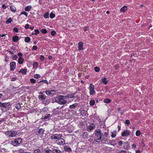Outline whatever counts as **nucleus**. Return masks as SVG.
Wrapping results in <instances>:
<instances>
[{"instance_id":"f257e3e1","label":"nucleus","mask_w":153,"mask_h":153,"mask_svg":"<svg viewBox=\"0 0 153 153\" xmlns=\"http://www.w3.org/2000/svg\"><path fill=\"white\" fill-rule=\"evenodd\" d=\"M55 102L60 105H64L67 103V101L64 96L60 95L55 98Z\"/></svg>"},{"instance_id":"f03ea898","label":"nucleus","mask_w":153,"mask_h":153,"mask_svg":"<svg viewBox=\"0 0 153 153\" xmlns=\"http://www.w3.org/2000/svg\"><path fill=\"white\" fill-rule=\"evenodd\" d=\"M102 133L100 130L98 129L95 131V134L96 137L94 138V141L97 142H101V137Z\"/></svg>"},{"instance_id":"7ed1b4c3","label":"nucleus","mask_w":153,"mask_h":153,"mask_svg":"<svg viewBox=\"0 0 153 153\" xmlns=\"http://www.w3.org/2000/svg\"><path fill=\"white\" fill-rule=\"evenodd\" d=\"M17 132L14 131H10L5 132V134L9 137H13L15 136L17 134Z\"/></svg>"},{"instance_id":"20e7f679","label":"nucleus","mask_w":153,"mask_h":153,"mask_svg":"<svg viewBox=\"0 0 153 153\" xmlns=\"http://www.w3.org/2000/svg\"><path fill=\"white\" fill-rule=\"evenodd\" d=\"M22 140L21 138H17L11 142V144L14 146H17L22 142Z\"/></svg>"},{"instance_id":"39448f33","label":"nucleus","mask_w":153,"mask_h":153,"mask_svg":"<svg viewBox=\"0 0 153 153\" xmlns=\"http://www.w3.org/2000/svg\"><path fill=\"white\" fill-rule=\"evenodd\" d=\"M89 89L90 90L89 93L90 95L93 94L95 93V91L94 90V86L92 84H90Z\"/></svg>"},{"instance_id":"423d86ee","label":"nucleus","mask_w":153,"mask_h":153,"mask_svg":"<svg viewBox=\"0 0 153 153\" xmlns=\"http://www.w3.org/2000/svg\"><path fill=\"white\" fill-rule=\"evenodd\" d=\"M57 143L59 145H64L65 144V140L62 138H59L56 140Z\"/></svg>"},{"instance_id":"0eeeda50","label":"nucleus","mask_w":153,"mask_h":153,"mask_svg":"<svg viewBox=\"0 0 153 153\" xmlns=\"http://www.w3.org/2000/svg\"><path fill=\"white\" fill-rule=\"evenodd\" d=\"M62 136L61 134H55L54 135L51 137V139L56 140L57 139H59L61 138Z\"/></svg>"},{"instance_id":"6e6552de","label":"nucleus","mask_w":153,"mask_h":153,"mask_svg":"<svg viewBox=\"0 0 153 153\" xmlns=\"http://www.w3.org/2000/svg\"><path fill=\"white\" fill-rule=\"evenodd\" d=\"M130 131L128 130H125L122 133L121 135L123 137L128 136L130 134Z\"/></svg>"},{"instance_id":"1a4fd4ad","label":"nucleus","mask_w":153,"mask_h":153,"mask_svg":"<svg viewBox=\"0 0 153 153\" xmlns=\"http://www.w3.org/2000/svg\"><path fill=\"white\" fill-rule=\"evenodd\" d=\"M10 65L11 70L13 71L16 68V63L15 62H10Z\"/></svg>"},{"instance_id":"9d476101","label":"nucleus","mask_w":153,"mask_h":153,"mask_svg":"<svg viewBox=\"0 0 153 153\" xmlns=\"http://www.w3.org/2000/svg\"><path fill=\"white\" fill-rule=\"evenodd\" d=\"M95 128V126L93 124H91L90 126H88V131H91V130H94Z\"/></svg>"},{"instance_id":"9b49d317","label":"nucleus","mask_w":153,"mask_h":153,"mask_svg":"<svg viewBox=\"0 0 153 153\" xmlns=\"http://www.w3.org/2000/svg\"><path fill=\"white\" fill-rule=\"evenodd\" d=\"M52 151L53 153H62L61 151L56 148H52Z\"/></svg>"},{"instance_id":"f8f14e48","label":"nucleus","mask_w":153,"mask_h":153,"mask_svg":"<svg viewBox=\"0 0 153 153\" xmlns=\"http://www.w3.org/2000/svg\"><path fill=\"white\" fill-rule=\"evenodd\" d=\"M52 150L49 149H45L42 150L41 153H51Z\"/></svg>"},{"instance_id":"ddd939ff","label":"nucleus","mask_w":153,"mask_h":153,"mask_svg":"<svg viewBox=\"0 0 153 153\" xmlns=\"http://www.w3.org/2000/svg\"><path fill=\"white\" fill-rule=\"evenodd\" d=\"M78 45V49L79 50H82L83 49V43L82 42H79Z\"/></svg>"},{"instance_id":"4468645a","label":"nucleus","mask_w":153,"mask_h":153,"mask_svg":"<svg viewBox=\"0 0 153 153\" xmlns=\"http://www.w3.org/2000/svg\"><path fill=\"white\" fill-rule=\"evenodd\" d=\"M107 137H106V136H104L102 133V134L101 135V141H106L108 140L107 138H106Z\"/></svg>"},{"instance_id":"2eb2a0df","label":"nucleus","mask_w":153,"mask_h":153,"mask_svg":"<svg viewBox=\"0 0 153 153\" xmlns=\"http://www.w3.org/2000/svg\"><path fill=\"white\" fill-rule=\"evenodd\" d=\"M45 130L42 128H41L39 129L38 131H37L36 132V134H43Z\"/></svg>"},{"instance_id":"dca6fc26","label":"nucleus","mask_w":153,"mask_h":153,"mask_svg":"<svg viewBox=\"0 0 153 153\" xmlns=\"http://www.w3.org/2000/svg\"><path fill=\"white\" fill-rule=\"evenodd\" d=\"M46 97L45 95L43 94L39 95L38 98L40 100L43 101L45 99Z\"/></svg>"},{"instance_id":"f3484780","label":"nucleus","mask_w":153,"mask_h":153,"mask_svg":"<svg viewBox=\"0 0 153 153\" xmlns=\"http://www.w3.org/2000/svg\"><path fill=\"white\" fill-rule=\"evenodd\" d=\"M64 149L66 152H71V148L67 146H65L64 148Z\"/></svg>"},{"instance_id":"a211bd4d","label":"nucleus","mask_w":153,"mask_h":153,"mask_svg":"<svg viewBox=\"0 0 153 153\" xmlns=\"http://www.w3.org/2000/svg\"><path fill=\"white\" fill-rule=\"evenodd\" d=\"M24 61V59L22 57H19L18 60V62L19 64H21L23 63Z\"/></svg>"},{"instance_id":"6ab92c4d","label":"nucleus","mask_w":153,"mask_h":153,"mask_svg":"<svg viewBox=\"0 0 153 153\" xmlns=\"http://www.w3.org/2000/svg\"><path fill=\"white\" fill-rule=\"evenodd\" d=\"M78 105V103H75L69 106V108L70 109L74 108L76 106Z\"/></svg>"},{"instance_id":"aec40b11","label":"nucleus","mask_w":153,"mask_h":153,"mask_svg":"<svg viewBox=\"0 0 153 153\" xmlns=\"http://www.w3.org/2000/svg\"><path fill=\"white\" fill-rule=\"evenodd\" d=\"M13 40L14 42H16L19 40V37L18 36H14L13 37Z\"/></svg>"},{"instance_id":"412c9836","label":"nucleus","mask_w":153,"mask_h":153,"mask_svg":"<svg viewBox=\"0 0 153 153\" xmlns=\"http://www.w3.org/2000/svg\"><path fill=\"white\" fill-rule=\"evenodd\" d=\"M127 10V7L126 6H124L121 8L120 11L121 12H126Z\"/></svg>"},{"instance_id":"4be33fe9","label":"nucleus","mask_w":153,"mask_h":153,"mask_svg":"<svg viewBox=\"0 0 153 153\" xmlns=\"http://www.w3.org/2000/svg\"><path fill=\"white\" fill-rule=\"evenodd\" d=\"M27 70L26 69H22L20 70L19 72L22 73L23 74H25L26 73Z\"/></svg>"},{"instance_id":"5701e85b","label":"nucleus","mask_w":153,"mask_h":153,"mask_svg":"<svg viewBox=\"0 0 153 153\" xmlns=\"http://www.w3.org/2000/svg\"><path fill=\"white\" fill-rule=\"evenodd\" d=\"M102 82L105 85L106 84L108 83V81L107 80L106 78H104L102 79Z\"/></svg>"},{"instance_id":"b1692460","label":"nucleus","mask_w":153,"mask_h":153,"mask_svg":"<svg viewBox=\"0 0 153 153\" xmlns=\"http://www.w3.org/2000/svg\"><path fill=\"white\" fill-rule=\"evenodd\" d=\"M10 8L11 10L13 12H15L16 10V8L13 6H10Z\"/></svg>"},{"instance_id":"393cba45","label":"nucleus","mask_w":153,"mask_h":153,"mask_svg":"<svg viewBox=\"0 0 153 153\" xmlns=\"http://www.w3.org/2000/svg\"><path fill=\"white\" fill-rule=\"evenodd\" d=\"M31 8V6L30 5H28L26 7H25V10L26 11H29L30 10Z\"/></svg>"},{"instance_id":"a878e982","label":"nucleus","mask_w":153,"mask_h":153,"mask_svg":"<svg viewBox=\"0 0 153 153\" xmlns=\"http://www.w3.org/2000/svg\"><path fill=\"white\" fill-rule=\"evenodd\" d=\"M125 144L126 145V146L124 147V149H128L129 148V147L128 146V145H129V142L128 141H127L125 143Z\"/></svg>"},{"instance_id":"bb28decb","label":"nucleus","mask_w":153,"mask_h":153,"mask_svg":"<svg viewBox=\"0 0 153 153\" xmlns=\"http://www.w3.org/2000/svg\"><path fill=\"white\" fill-rule=\"evenodd\" d=\"M30 39L29 37H26L25 39V41L26 42H28L30 41Z\"/></svg>"},{"instance_id":"cd10ccee","label":"nucleus","mask_w":153,"mask_h":153,"mask_svg":"<svg viewBox=\"0 0 153 153\" xmlns=\"http://www.w3.org/2000/svg\"><path fill=\"white\" fill-rule=\"evenodd\" d=\"M12 21V19L11 18H9L6 22V23L7 24H8L10 23Z\"/></svg>"},{"instance_id":"c85d7f7f","label":"nucleus","mask_w":153,"mask_h":153,"mask_svg":"<svg viewBox=\"0 0 153 153\" xmlns=\"http://www.w3.org/2000/svg\"><path fill=\"white\" fill-rule=\"evenodd\" d=\"M51 92L53 91L50 90L47 91H45V93L48 95H51Z\"/></svg>"},{"instance_id":"c756f323","label":"nucleus","mask_w":153,"mask_h":153,"mask_svg":"<svg viewBox=\"0 0 153 153\" xmlns=\"http://www.w3.org/2000/svg\"><path fill=\"white\" fill-rule=\"evenodd\" d=\"M95 102L94 100H91L90 101V104L91 105H93L95 103Z\"/></svg>"},{"instance_id":"7c9ffc66","label":"nucleus","mask_w":153,"mask_h":153,"mask_svg":"<svg viewBox=\"0 0 153 153\" xmlns=\"http://www.w3.org/2000/svg\"><path fill=\"white\" fill-rule=\"evenodd\" d=\"M51 116V114H48L47 115L45 116L43 118V120H46L48 119V117Z\"/></svg>"},{"instance_id":"2f4dec72","label":"nucleus","mask_w":153,"mask_h":153,"mask_svg":"<svg viewBox=\"0 0 153 153\" xmlns=\"http://www.w3.org/2000/svg\"><path fill=\"white\" fill-rule=\"evenodd\" d=\"M41 151L39 149H36L34 151V153H41Z\"/></svg>"},{"instance_id":"473e14b6","label":"nucleus","mask_w":153,"mask_h":153,"mask_svg":"<svg viewBox=\"0 0 153 153\" xmlns=\"http://www.w3.org/2000/svg\"><path fill=\"white\" fill-rule=\"evenodd\" d=\"M104 134H103L104 136H106V137H107L108 135V131L107 130L105 129V131Z\"/></svg>"},{"instance_id":"72a5a7b5","label":"nucleus","mask_w":153,"mask_h":153,"mask_svg":"<svg viewBox=\"0 0 153 153\" xmlns=\"http://www.w3.org/2000/svg\"><path fill=\"white\" fill-rule=\"evenodd\" d=\"M41 32L43 34H45L47 33V30L45 29H43L41 30Z\"/></svg>"},{"instance_id":"f704fd0d","label":"nucleus","mask_w":153,"mask_h":153,"mask_svg":"<svg viewBox=\"0 0 153 153\" xmlns=\"http://www.w3.org/2000/svg\"><path fill=\"white\" fill-rule=\"evenodd\" d=\"M110 101V100L108 99H105L104 101V102L106 103H109Z\"/></svg>"},{"instance_id":"c9c22d12","label":"nucleus","mask_w":153,"mask_h":153,"mask_svg":"<svg viewBox=\"0 0 153 153\" xmlns=\"http://www.w3.org/2000/svg\"><path fill=\"white\" fill-rule=\"evenodd\" d=\"M141 134L140 131L139 130H137L136 131V135L137 136H139Z\"/></svg>"},{"instance_id":"e433bc0d","label":"nucleus","mask_w":153,"mask_h":153,"mask_svg":"<svg viewBox=\"0 0 153 153\" xmlns=\"http://www.w3.org/2000/svg\"><path fill=\"white\" fill-rule=\"evenodd\" d=\"M34 77L36 79H39L40 77V75L39 74H35L34 75Z\"/></svg>"},{"instance_id":"4c0bfd02","label":"nucleus","mask_w":153,"mask_h":153,"mask_svg":"<svg viewBox=\"0 0 153 153\" xmlns=\"http://www.w3.org/2000/svg\"><path fill=\"white\" fill-rule=\"evenodd\" d=\"M55 14L52 13H51L50 15V18H53L55 17Z\"/></svg>"},{"instance_id":"58836bf2","label":"nucleus","mask_w":153,"mask_h":153,"mask_svg":"<svg viewBox=\"0 0 153 153\" xmlns=\"http://www.w3.org/2000/svg\"><path fill=\"white\" fill-rule=\"evenodd\" d=\"M44 82L45 83H46L48 84H49L48 82L46 80H43L42 81H39V82Z\"/></svg>"},{"instance_id":"ea45409f","label":"nucleus","mask_w":153,"mask_h":153,"mask_svg":"<svg viewBox=\"0 0 153 153\" xmlns=\"http://www.w3.org/2000/svg\"><path fill=\"white\" fill-rule=\"evenodd\" d=\"M100 69L99 67H96L94 68V70L96 72H99L100 71Z\"/></svg>"},{"instance_id":"a19ab883","label":"nucleus","mask_w":153,"mask_h":153,"mask_svg":"<svg viewBox=\"0 0 153 153\" xmlns=\"http://www.w3.org/2000/svg\"><path fill=\"white\" fill-rule=\"evenodd\" d=\"M10 104L8 102L4 103V108H7L8 107Z\"/></svg>"},{"instance_id":"79ce46f5","label":"nucleus","mask_w":153,"mask_h":153,"mask_svg":"<svg viewBox=\"0 0 153 153\" xmlns=\"http://www.w3.org/2000/svg\"><path fill=\"white\" fill-rule=\"evenodd\" d=\"M49 14L48 13H46L44 15V17L45 18L47 19L48 17Z\"/></svg>"},{"instance_id":"37998d69","label":"nucleus","mask_w":153,"mask_h":153,"mask_svg":"<svg viewBox=\"0 0 153 153\" xmlns=\"http://www.w3.org/2000/svg\"><path fill=\"white\" fill-rule=\"evenodd\" d=\"M51 35L54 36L56 34V33L55 31L53 30L51 32Z\"/></svg>"},{"instance_id":"c03bdc74","label":"nucleus","mask_w":153,"mask_h":153,"mask_svg":"<svg viewBox=\"0 0 153 153\" xmlns=\"http://www.w3.org/2000/svg\"><path fill=\"white\" fill-rule=\"evenodd\" d=\"M116 131H115L114 132V133H112L111 135V136L112 137H114L116 136Z\"/></svg>"},{"instance_id":"a18cd8bd","label":"nucleus","mask_w":153,"mask_h":153,"mask_svg":"<svg viewBox=\"0 0 153 153\" xmlns=\"http://www.w3.org/2000/svg\"><path fill=\"white\" fill-rule=\"evenodd\" d=\"M21 14H24L25 15L26 17L27 16V13L25 11H22L21 13Z\"/></svg>"},{"instance_id":"49530a36","label":"nucleus","mask_w":153,"mask_h":153,"mask_svg":"<svg viewBox=\"0 0 153 153\" xmlns=\"http://www.w3.org/2000/svg\"><path fill=\"white\" fill-rule=\"evenodd\" d=\"M34 31L35 33H34V34L36 35H37L39 33V30L38 29L35 30Z\"/></svg>"},{"instance_id":"de8ad7c7","label":"nucleus","mask_w":153,"mask_h":153,"mask_svg":"<svg viewBox=\"0 0 153 153\" xmlns=\"http://www.w3.org/2000/svg\"><path fill=\"white\" fill-rule=\"evenodd\" d=\"M37 46L34 45L32 49L34 51H35V50H36L37 49Z\"/></svg>"},{"instance_id":"09e8293b","label":"nucleus","mask_w":153,"mask_h":153,"mask_svg":"<svg viewBox=\"0 0 153 153\" xmlns=\"http://www.w3.org/2000/svg\"><path fill=\"white\" fill-rule=\"evenodd\" d=\"M30 81L32 83H35L36 82V80L33 79H30Z\"/></svg>"},{"instance_id":"8fccbe9b","label":"nucleus","mask_w":153,"mask_h":153,"mask_svg":"<svg viewBox=\"0 0 153 153\" xmlns=\"http://www.w3.org/2000/svg\"><path fill=\"white\" fill-rule=\"evenodd\" d=\"M45 57L43 55H41L40 57V59L42 61H43Z\"/></svg>"},{"instance_id":"3c124183","label":"nucleus","mask_w":153,"mask_h":153,"mask_svg":"<svg viewBox=\"0 0 153 153\" xmlns=\"http://www.w3.org/2000/svg\"><path fill=\"white\" fill-rule=\"evenodd\" d=\"M0 106L1 107H3L4 108V103H1L0 102Z\"/></svg>"},{"instance_id":"603ef678","label":"nucleus","mask_w":153,"mask_h":153,"mask_svg":"<svg viewBox=\"0 0 153 153\" xmlns=\"http://www.w3.org/2000/svg\"><path fill=\"white\" fill-rule=\"evenodd\" d=\"M12 57L13 58L14 60H15L18 58V56L15 54H14V55H13Z\"/></svg>"},{"instance_id":"864d4df0","label":"nucleus","mask_w":153,"mask_h":153,"mask_svg":"<svg viewBox=\"0 0 153 153\" xmlns=\"http://www.w3.org/2000/svg\"><path fill=\"white\" fill-rule=\"evenodd\" d=\"M13 30L15 32L18 33V29L16 27H14L13 29Z\"/></svg>"},{"instance_id":"5fc2aeb1","label":"nucleus","mask_w":153,"mask_h":153,"mask_svg":"<svg viewBox=\"0 0 153 153\" xmlns=\"http://www.w3.org/2000/svg\"><path fill=\"white\" fill-rule=\"evenodd\" d=\"M50 102V100H47L45 101V102L44 103H45L46 105H48L49 103Z\"/></svg>"},{"instance_id":"6e6d98bb","label":"nucleus","mask_w":153,"mask_h":153,"mask_svg":"<svg viewBox=\"0 0 153 153\" xmlns=\"http://www.w3.org/2000/svg\"><path fill=\"white\" fill-rule=\"evenodd\" d=\"M74 93L73 94H71L70 95H69V97H70V98H74Z\"/></svg>"},{"instance_id":"4d7b16f0","label":"nucleus","mask_w":153,"mask_h":153,"mask_svg":"<svg viewBox=\"0 0 153 153\" xmlns=\"http://www.w3.org/2000/svg\"><path fill=\"white\" fill-rule=\"evenodd\" d=\"M125 123L127 125H129L130 123V121L128 120H126L125 121Z\"/></svg>"},{"instance_id":"13d9d810","label":"nucleus","mask_w":153,"mask_h":153,"mask_svg":"<svg viewBox=\"0 0 153 153\" xmlns=\"http://www.w3.org/2000/svg\"><path fill=\"white\" fill-rule=\"evenodd\" d=\"M126 151L125 150H122L119 152V153H126Z\"/></svg>"},{"instance_id":"bf43d9fd","label":"nucleus","mask_w":153,"mask_h":153,"mask_svg":"<svg viewBox=\"0 0 153 153\" xmlns=\"http://www.w3.org/2000/svg\"><path fill=\"white\" fill-rule=\"evenodd\" d=\"M18 55L20 57H22L23 54L21 53H18Z\"/></svg>"},{"instance_id":"052dcab7","label":"nucleus","mask_w":153,"mask_h":153,"mask_svg":"<svg viewBox=\"0 0 153 153\" xmlns=\"http://www.w3.org/2000/svg\"><path fill=\"white\" fill-rule=\"evenodd\" d=\"M50 91H53V92H51V96H52L53 95H54V94H55V91L54 90H51Z\"/></svg>"},{"instance_id":"680f3d73","label":"nucleus","mask_w":153,"mask_h":153,"mask_svg":"<svg viewBox=\"0 0 153 153\" xmlns=\"http://www.w3.org/2000/svg\"><path fill=\"white\" fill-rule=\"evenodd\" d=\"M132 147L133 149H135L136 148V146L135 144H133L132 145Z\"/></svg>"},{"instance_id":"e2e57ef3","label":"nucleus","mask_w":153,"mask_h":153,"mask_svg":"<svg viewBox=\"0 0 153 153\" xmlns=\"http://www.w3.org/2000/svg\"><path fill=\"white\" fill-rule=\"evenodd\" d=\"M17 79V78L16 77H13L11 79V81H15Z\"/></svg>"},{"instance_id":"0e129e2a","label":"nucleus","mask_w":153,"mask_h":153,"mask_svg":"<svg viewBox=\"0 0 153 153\" xmlns=\"http://www.w3.org/2000/svg\"><path fill=\"white\" fill-rule=\"evenodd\" d=\"M20 105L19 104H18H18L16 105V108L17 109H19V108H20Z\"/></svg>"},{"instance_id":"69168bd1","label":"nucleus","mask_w":153,"mask_h":153,"mask_svg":"<svg viewBox=\"0 0 153 153\" xmlns=\"http://www.w3.org/2000/svg\"><path fill=\"white\" fill-rule=\"evenodd\" d=\"M122 144H123V142L121 140L118 143V144L120 146H121L122 145Z\"/></svg>"},{"instance_id":"338daca9","label":"nucleus","mask_w":153,"mask_h":153,"mask_svg":"<svg viewBox=\"0 0 153 153\" xmlns=\"http://www.w3.org/2000/svg\"><path fill=\"white\" fill-rule=\"evenodd\" d=\"M23 150H22L21 149L19 150V153H23Z\"/></svg>"},{"instance_id":"774afa93","label":"nucleus","mask_w":153,"mask_h":153,"mask_svg":"<svg viewBox=\"0 0 153 153\" xmlns=\"http://www.w3.org/2000/svg\"><path fill=\"white\" fill-rule=\"evenodd\" d=\"M29 25L28 24H27L25 26V29H27L29 28Z\"/></svg>"}]
</instances>
